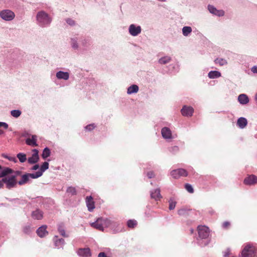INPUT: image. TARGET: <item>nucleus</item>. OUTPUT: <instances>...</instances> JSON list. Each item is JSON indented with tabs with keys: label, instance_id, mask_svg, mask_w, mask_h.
I'll use <instances>...</instances> for the list:
<instances>
[{
	"label": "nucleus",
	"instance_id": "obj_55",
	"mask_svg": "<svg viewBox=\"0 0 257 257\" xmlns=\"http://www.w3.org/2000/svg\"><path fill=\"white\" fill-rule=\"evenodd\" d=\"M255 101L256 102V103H257V93L255 95Z\"/></svg>",
	"mask_w": 257,
	"mask_h": 257
},
{
	"label": "nucleus",
	"instance_id": "obj_58",
	"mask_svg": "<svg viewBox=\"0 0 257 257\" xmlns=\"http://www.w3.org/2000/svg\"><path fill=\"white\" fill-rule=\"evenodd\" d=\"M2 169V167L0 165V170Z\"/></svg>",
	"mask_w": 257,
	"mask_h": 257
},
{
	"label": "nucleus",
	"instance_id": "obj_52",
	"mask_svg": "<svg viewBox=\"0 0 257 257\" xmlns=\"http://www.w3.org/2000/svg\"><path fill=\"white\" fill-rule=\"evenodd\" d=\"M39 168V165H38V164H36V165H34V166L32 167V169L33 170H36L38 169Z\"/></svg>",
	"mask_w": 257,
	"mask_h": 257
},
{
	"label": "nucleus",
	"instance_id": "obj_5",
	"mask_svg": "<svg viewBox=\"0 0 257 257\" xmlns=\"http://www.w3.org/2000/svg\"><path fill=\"white\" fill-rule=\"evenodd\" d=\"M0 16L3 20L9 21L14 19L15 15L12 11L5 10L1 12Z\"/></svg>",
	"mask_w": 257,
	"mask_h": 257
},
{
	"label": "nucleus",
	"instance_id": "obj_48",
	"mask_svg": "<svg viewBox=\"0 0 257 257\" xmlns=\"http://www.w3.org/2000/svg\"><path fill=\"white\" fill-rule=\"evenodd\" d=\"M8 124L6 122H0V127H4L5 129L8 128Z\"/></svg>",
	"mask_w": 257,
	"mask_h": 257
},
{
	"label": "nucleus",
	"instance_id": "obj_3",
	"mask_svg": "<svg viewBox=\"0 0 257 257\" xmlns=\"http://www.w3.org/2000/svg\"><path fill=\"white\" fill-rule=\"evenodd\" d=\"M2 181L6 184L7 188L9 189L16 187L17 184L15 176L3 178Z\"/></svg>",
	"mask_w": 257,
	"mask_h": 257
},
{
	"label": "nucleus",
	"instance_id": "obj_34",
	"mask_svg": "<svg viewBox=\"0 0 257 257\" xmlns=\"http://www.w3.org/2000/svg\"><path fill=\"white\" fill-rule=\"evenodd\" d=\"M49 168V163L47 162H45L43 163V164L41 165L40 168V170L38 171V172H42V175L43 174V173L48 169Z\"/></svg>",
	"mask_w": 257,
	"mask_h": 257
},
{
	"label": "nucleus",
	"instance_id": "obj_45",
	"mask_svg": "<svg viewBox=\"0 0 257 257\" xmlns=\"http://www.w3.org/2000/svg\"><path fill=\"white\" fill-rule=\"evenodd\" d=\"M222 227L225 229H228L230 226V223L228 221H225L222 223Z\"/></svg>",
	"mask_w": 257,
	"mask_h": 257
},
{
	"label": "nucleus",
	"instance_id": "obj_47",
	"mask_svg": "<svg viewBox=\"0 0 257 257\" xmlns=\"http://www.w3.org/2000/svg\"><path fill=\"white\" fill-rule=\"evenodd\" d=\"M187 212V210L185 209H180L178 210V213L180 215H183Z\"/></svg>",
	"mask_w": 257,
	"mask_h": 257
},
{
	"label": "nucleus",
	"instance_id": "obj_25",
	"mask_svg": "<svg viewBox=\"0 0 257 257\" xmlns=\"http://www.w3.org/2000/svg\"><path fill=\"white\" fill-rule=\"evenodd\" d=\"M14 172L12 169L6 168L4 169L0 173V178H5L8 174H12Z\"/></svg>",
	"mask_w": 257,
	"mask_h": 257
},
{
	"label": "nucleus",
	"instance_id": "obj_49",
	"mask_svg": "<svg viewBox=\"0 0 257 257\" xmlns=\"http://www.w3.org/2000/svg\"><path fill=\"white\" fill-rule=\"evenodd\" d=\"M147 176L149 178H152L154 177V174L153 172H149L147 173Z\"/></svg>",
	"mask_w": 257,
	"mask_h": 257
},
{
	"label": "nucleus",
	"instance_id": "obj_12",
	"mask_svg": "<svg viewBox=\"0 0 257 257\" xmlns=\"http://www.w3.org/2000/svg\"><path fill=\"white\" fill-rule=\"evenodd\" d=\"M91 226L100 231L103 230V223L102 221V218H98L95 222L91 223Z\"/></svg>",
	"mask_w": 257,
	"mask_h": 257
},
{
	"label": "nucleus",
	"instance_id": "obj_24",
	"mask_svg": "<svg viewBox=\"0 0 257 257\" xmlns=\"http://www.w3.org/2000/svg\"><path fill=\"white\" fill-rule=\"evenodd\" d=\"M139 91V87L138 85L133 84L127 88V93L128 94H132L137 93Z\"/></svg>",
	"mask_w": 257,
	"mask_h": 257
},
{
	"label": "nucleus",
	"instance_id": "obj_7",
	"mask_svg": "<svg viewBox=\"0 0 257 257\" xmlns=\"http://www.w3.org/2000/svg\"><path fill=\"white\" fill-rule=\"evenodd\" d=\"M129 33L133 36H136L141 33L142 29L139 26H136L134 24H131L129 27Z\"/></svg>",
	"mask_w": 257,
	"mask_h": 257
},
{
	"label": "nucleus",
	"instance_id": "obj_31",
	"mask_svg": "<svg viewBox=\"0 0 257 257\" xmlns=\"http://www.w3.org/2000/svg\"><path fill=\"white\" fill-rule=\"evenodd\" d=\"M29 178L37 179L42 176V172L37 171L35 173H27Z\"/></svg>",
	"mask_w": 257,
	"mask_h": 257
},
{
	"label": "nucleus",
	"instance_id": "obj_30",
	"mask_svg": "<svg viewBox=\"0 0 257 257\" xmlns=\"http://www.w3.org/2000/svg\"><path fill=\"white\" fill-rule=\"evenodd\" d=\"M192 32V28L190 27L185 26L182 29L183 34L185 36H187Z\"/></svg>",
	"mask_w": 257,
	"mask_h": 257
},
{
	"label": "nucleus",
	"instance_id": "obj_2",
	"mask_svg": "<svg viewBox=\"0 0 257 257\" xmlns=\"http://www.w3.org/2000/svg\"><path fill=\"white\" fill-rule=\"evenodd\" d=\"M37 20L42 25H48L51 22V18L44 11H41L38 13L37 15Z\"/></svg>",
	"mask_w": 257,
	"mask_h": 257
},
{
	"label": "nucleus",
	"instance_id": "obj_21",
	"mask_svg": "<svg viewBox=\"0 0 257 257\" xmlns=\"http://www.w3.org/2000/svg\"><path fill=\"white\" fill-rule=\"evenodd\" d=\"M56 77L59 79L68 80L69 77V74L68 72L59 71L56 73Z\"/></svg>",
	"mask_w": 257,
	"mask_h": 257
},
{
	"label": "nucleus",
	"instance_id": "obj_32",
	"mask_svg": "<svg viewBox=\"0 0 257 257\" xmlns=\"http://www.w3.org/2000/svg\"><path fill=\"white\" fill-rule=\"evenodd\" d=\"M17 157L21 163H24L27 160L26 155L24 153H20L17 154Z\"/></svg>",
	"mask_w": 257,
	"mask_h": 257
},
{
	"label": "nucleus",
	"instance_id": "obj_8",
	"mask_svg": "<svg viewBox=\"0 0 257 257\" xmlns=\"http://www.w3.org/2000/svg\"><path fill=\"white\" fill-rule=\"evenodd\" d=\"M181 113L185 116H191L194 112V109L190 106L184 105L181 110Z\"/></svg>",
	"mask_w": 257,
	"mask_h": 257
},
{
	"label": "nucleus",
	"instance_id": "obj_56",
	"mask_svg": "<svg viewBox=\"0 0 257 257\" xmlns=\"http://www.w3.org/2000/svg\"><path fill=\"white\" fill-rule=\"evenodd\" d=\"M4 131H2V130H0V135H2V134H4Z\"/></svg>",
	"mask_w": 257,
	"mask_h": 257
},
{
	"label": "nucleus",
	"instance_id": "obj_23",
	"mask_svg": "<svg viewBox=\"0 0 257 257\" xmlns=\"http://www.w3.org/2000/svg\"><path fill=\"white\" fill-rule=\"evenodd\" d=\"M29 177L27 173L24 174L21 177V179L18 182L20 185H23L27 183L29 181Z\"/></svg>",
	"mask_w": 257,
	"mask_h": 257
},
{
	"label": "nucleus",
	"instance_id": "obj_17",
	"mask_svg": "<svg viewBox=\"0 0 257 257\" xmlns=\"http://www.w3.org/2000/svg\"><path fill=\"white\" fill-rule=\"evenodd\" d=\"M79 255L88 257L91 255L90 250L89 248H79L77 251Z\"/></svg>",
	"mask_w": 257,
	"mask_h": 257
},
{
	"label": "nucleus",
	"instance_id": "obj_14",
	"mask_svg": "<svg viewBox=\"0 0 257 257\" xmlns=\"http://www.w3.org/2000/svg\"><path fill=\"white\" fill-rule=\"evenodd\" d=\"M208 10L209 12L218 16H222L224 14V12L222 10H218L215 8H214L213 6L209 5L208 7Z\"/></svg>",
	"mask_w": 257,
	"mask_h": 257
},
{
	"label": "nucleus",
	"instance_id": "obj_26",
	"mask_svg": "<svg viewBox=\"0 0 257 257\" xmlns=\"http://www.w3.org/2000/svg\"><path fill=\"white\" fill-rule=\"evenodd\" d=\"M208 76L211 79L216 78L221 76V73L217 71H211L209 72Z\"/></svg>",
	"mask_w": 257,
	"mask_h": 257
},
{
	"label": "nucleus",
	"instance_id": "obj_11",
	"mask_svg": "<svg viewBox=\"0 0 257 257\" xmlns=\"http://www.w3.org/2000/svg\"><path fill=\"white\" fill-rule=\"evenodd\" d=\"M86 203L89 211H92L95 208V204L92 197L91 196L86 197Z\"/></svg>",
	"mask_w": 257,
	"mask_h": 257
},
{
	"label": "nucleus",
	"instance_id": "obj_20",
	"mask_svg": "<svg viewBox=\"0 0 257 257\" xmlns=\"http://www.w3.org/2000/svg\"><path fill=\"white\" fill-rule=\"evenodd\" d=\"M151 197L155 200H160L162 198L160 189H156L154 191L151 192Z\"/></svg>",
	"mask_w": 257,
	"mask_h": 257
},
{
	"label": "nucleus",
	"instance_id": "obj_16",
	"mask_svg": "<svg viewBox=\"0 0 257 257\" xmlns=\"http://www.w3.org/2000/svg\"><path fill=\"white\" fill-rule=\"evenodd\" d=\"M37 140V137L36 135H33L31 138H27L26 140V143L27 145L32 147H37L38 144L36 142Z\"/></svg>",
	"mask_w": 257,
	"mask_h": 257
},
{
	"label": "nucleus",
	"instance_id": "obj_28",
	"mask_svg": "<svg viewBox=\"0 0 257 257\" xmlns=\"http://www.w3.org/2000/svg\"><path fill=\"white\" fill-rule=\"evenodd\" d=\"M171 60V58L169 56H165L160 58L159 62L161 64H165L170 62Z\"/></svg>",
	"mask_w": 257,
	"mask_h": 257
},
{
	"label": "nucleus",
	"instance_id": "obj_18",
	"mask_svg": "<svg viewBox=\"0 0 257 257\" xmlns=\"http://www.w3.org/2000/svg\"><path fill=\"white\" fill-rule=\"evenodd\" d=\"M43 213L42 211L39 209H37L35 211H33L32 213V217L35 219H41L43 218Z\"/></svg>",
	"mask_w": 257,
	"mask_h": 257
},
{
	"label": "nucleus",
	"instance_id": "obj_44",
	"mask_svg": "<svg viewBox=\"0 0 257 257\" xmlns=\"http://www.w3.org/2000/svg\"><path fill=\"white\" fill-rule=\"evenodd\" d=\"M66 21L68 25H69L70 26H74L75 25V21L70 18L67 19Z\"/></svg>",
	"mask_w": 257,
	"mask_h": 257
},
{
	"label": "nucleus",
	"instance_id": "obj_53",
	"mask_svg": "<svg viewBox=\"0 0 257 257\" xmlns=\"http://www.w3.org/2000/svg\"><path fill=\"white\" fill-rule=\"evenodd\" d=\"M4 182L2 181H0V188H2L4 186Z\"/></svg>",
	"mask_w": 257,
	"mask_h": 257
},
{
	"label": "nucleus",
	"instance_id": "obj_9",
	"mask_svg": "<svg viewBox=\"0 0 257 257\" xmlns=\"http://www.w3.org/2000/svg\"><path fill=\"white\" fill-rule=\"evenodd\" d=\"M32 152L33 153L32 156L28 159V163L31 164L36 163L39 159L38 150L33 149Z\"/></svg>",
	"mask_w": 257,
	"mask_h": 257
},
{
	"label": "nucleus",
	"instance_id": "obj_41",
	"mask_svg": "<svg viewBox=\"0 0 257 257\" xmlns=\"http://www.w3.org/2000/svg\"><path fill=\"white\" fill-rule=\"evenodd\" d=\"M58 230L61 235H62L63 237H67L68 236V235L65 233V230L62 226L59 227Z\"/></svg>",
	"mask_w": 257,
	"mask_h": 257
},
{
	"label": "nucleus",
	"instance_id": "obj_39",
	"mask_svg": "<svg viewBox=\"0 0 257 257\" xmlns=\"http://www.w3.org/2000/svg\"><path fill=\"white\" fill-rule=\"evenodd\" d=\"M185 188L188 192L190 193H193L194 192L193 188L190 184H186L185 185Z\"/></svg>",
	"mask_w": 257,
	"mask_h": 257
},
{
	"label": "nucleus",
	"instance_id": "obj_22",
	"mask_svg": "<svg viewBox=\"0 0 257 257\" xmlns=\"http://www.w3.org/2000/svg\"><path fill=\"white\" fill-rule=\"evenodd\" d=\"M247 123V119L244 117H240L237 121V125L241 128L245 127Z\"/></svg>",
	"mask_w": 257,
	"mask_h": 257
},
{
	"label": "nucleus",
	"instance_id": "obj_51",
	"mask_svg": "<svg viewBox=\"0 0 257 257\" xmlns=\"http://www.w3.org/2000/svg\"><path fill=\"white\" fill-rule=\"evenodd\" d=\"M251 71L253 73H257V66H253L251 68Z\"/></svg>",
	"mask_w": 257,
	"mask_h": 257
},
{
	"label": "nucleus",
	"instance_id": "obj_38",
	"mask_svg": "<svg viewBox=\"0 0 257 257\" xmlns=\"http://www.w3.org/2000/svg\"><path fill=\"white\" fill-rule=\"evenodd\" d=\"M169 209L173 210L175 208L176 204V202L173 199H170L169 201Z\"/></svg>",
	"mask_w": 257,
	"mask_h": 257
},
{
	"label": "nucleus",
	"instance_id": "obj_36",
	"mask_svg": "<svg viewBox=\"0 0 257 257\" xmlns=\"http://www.w3.org/2000/svg\"><path fill=\"white\" fill-rule=\"evenodd\" d=\"M11 114L13 117L17 118L21 114V111L19 110H13L11 111Z\"/></svg>",
	"mask_w": 257,
	"mask_h": 257
},
{
	"label": "nucleus",
	"instance_id": "obj_27",
	"mask_svg": "<svg viewBox=\"0 0 257 257\" xmlns=\"http://www.w3.org/2000/svg\"><path fill=\"white\" fill-rule=\"evenodd\" d=\"M215 64L219 65L220 66H222L227 64V61L223 58H216L214 60Z\"/></svg>",
	"mask_w": 257,
	"mask_h": 257
},
{
	"label": "nucleus",
	"instance_id": "obj_54",
	"mask_svg": "<svg viewBox=\"0 0 257 257\" xmlns=\"http://www.w3.org/2000/svg\"><path fill=\"white\" fill-rule=\"evenodd\" d=\"M21 171H17L16 172V174L17 175H21Z\"/></svg>",
	"mask_w": 257,
	"mask_h": 257
},
{
	"label": "nucleus",
	"instance_id": "obj_13",
	"mask_svg": "<svg viewBox=\"0 0 257 257\" xmlns=\"http://www.w3.org/2000/svg\"><path fill=\"white\" fill-rule=\"evenodd\" d=\"M47 225H44L40 227L37 230L38 235L40 237H44L48 234L47 231Z\"/></svg>",
	"mask_w": 257,
	"mask_h": 257
},
{
	"label": "nucleus",
	"instance_id": "obj_50",
	"mask_svg": "<svg viewBox=\"0 0 257 257\" xmlns=\"http://www.w3.org/2000/svg\"><path fill=\"white\" fill-rule=\"evenodd\" d=\"M98 257H108V256L106 255V254L104 252H101L98 254Z\"/></svg>",
	"mask_w": 257,
	"mask_h": 257
},
{
	"label": "nucleus",
	"instance_id": "obj_57",
	"mask_svg": "<svg viewBox=\"0 0 257 257\" xmlns=\"http://www.w3.org/2000/svg\"><path fill=\"white\" fill-rule=\"evenodd\" d=\"M190 232H191V234L193 233V229H190Z\"/></svg>",
	"mask_w": 257,
	"mask_h": 257
},
{
	"label": "nucleus",
	"instance_id": "obj_40",
	"mask_svg": "<svg viewBox=\"0 0 257 257\" xmlns=\"http://www.w3.org/2000/svg\"><path fill=\"white\" fill-rule=\"evenodd\" d=\"M102 221L103 223V226L108 227L110 224V221L107 219H103L102 218Z\"/></svg>",
	"mask_w": 257,
	"mask_h": 257
},
{
	"label": "nucleus",
	"instance_id": "obj_35",
	"mask_svg": "<svg viewBox=\"0 0 257 257\" xmlns=\"http://www.w3.org/2000/svg\"><path fill=\"white\" fill-rule=\"evenodd\" d=\"M32 228L30 225H26L23 228V231L26 234H29L32 231Z\"/></svg>",
	"mask_w": 257,
	"mask_h": 257
},
{
	"label": "nucleus",
	"instance_id": "obj_43",
	"mask_svg": "<svg viewBox=\"0 0 257 257\" xmlns=\"http://www.w3.org/2000/svg\"><path fill=\"white\" fill-rule=\"evenodd\" d=\"M95 127L94 124H90L86 125L85 127V130L88 131H91Z\"/></svg>",
	"mask_w": 257,
	"mask_h": 257
},
{
	"label": "nucleus",
	"instance_id": "obj_46",
	"mask_svg": "<svg viewBox=\"0 0 257 257\" xmlns=\"http://www.w3.org/2000/svg\"><path fill=\"white\" fill-rule=\"evenodd\" d=\"M71 42H71L72 47L74 49H77L78 46L76 41L74 39H72Z\"/></svg>",
	"mask_w": 257,
	"mask_h": 257
},
{
	"label": "nucleus",
	"instance_id": "obj_10",
	"mask_svg": "<svg viewBox=\"0 0 257 257\" xmlns=\"http://www.w3.org/2000/svg\"><path fill=\"white\" fill-rule=\"evenodd\" d=\"M243 182L245 185H253L257 182V177L254 175H249L244 179Z\"/></svg>",
	"mask_w": 257,
	"mask_h": 257
},
{
	"label": "nucleus",
	"instance_id": "obj_15",
	"mask_svg": "<svg viewBox=\"0 0 257 257\" xmlns=\"http://www.w3.org/2000/svg\"><path fill=\"white\" fill-rule=\"evenodd\" d=\"M161 134L163 137L165 139L172 138V133L169 128L167 127H163L161 130Z\"/></svg>",
	"mask_w": 257,
	"mask_h": 257
},
{
	"label": "nucleus",
	"instance_id": "obj_6",
	"mask_svg": "<svg viewBox=\"0 0 257 257\" xmlns=\"http://www.w3.org/2000/svg\"><path fill=\"white\" fill-rule=\"evenodd\" d=\"M171 176L175 179H178L181 176L186 177L188 175L187 171L184 169L174 170L171 172Z\"/></svg>",
	"mask_w": 257,
	"mask_h": 257
},
{
	"label": "nucleus",
	"instance_id": "obj_19",
	"mask_svg": "<svg viewBox=\"0 0 257 257\" xmlns=\"http://www.w3.org/2000/svg\"><path fill=\"white\" fill-rule=\"evenodd\" d=\"M238 100L240 103L246 104L249 102V98L246 94H241L238 96Z\"/></svg>",
	"mask_w": 257,
	"mask_h": 257
},
{
	"label": "nucleus",
	"instance_id": "obj_1",
	"mask_svg": "<svg viewBox=\"0 0 257 257\" xmlns=\"http://www.w3.org/2000/svg\"><path fill=\"white\" fill-rule=\"evenodd\" d=\"M241 255L242 257H255L257 255V248L255 246L248 244L243 249Z\"/></svg>",
	"mask_w": 257,
	"mask_h": 257
},
{
	"label": "nucleus",
	"instance_id": "obj_37",
	"mask_svg": "<svg viewBox=\"0 0 257 257\" xmlns=\"http://www.w3.org/2000/svg\"><path fill=\"white\" fill-rule=\"evenodd\" d=\"M67 192L72 195L76 194V190L75 187H69L67 189Z\"/></svg>",
	"mask_w": 257,
	"mask_h": 257
},
{
	"label": "nucleus",
	"instance_id": "obj_29",
	"mask_svg": "<svg viewBox=\"0 0 257 257\" xmlns=\"http://www.w3.org/2000/svg\"><path fill=\"white\" fill-rule=\"evenodd\" d=\"M51 152L50 149L48 148H45L43 151L42 154V157L45 159L47 157H49L50 156Z\"/></svg>",
	"mask_w": 257,
	"mask_h": 257
},
{
	"label": "nucleus",
	"instance_id": "obj_4",
	"mask_svg": "<svg viewBox=\"0 0 257 257\" xmlns=\"http://www.w3.org/2000/svg\"><path fill=\"white\" fill-rule=\"evenodd\" d=\"M198 232L199 237L205 239L208 237L210 231L208 227L204 225H200L198 226Z\"/></svg>",
	"mask_w": 257,
	"mask_h": 257
},
{
	"label": "nucleus",
	"instance_id": "obj_42",
	"mask_svg": "<svg viewBox=\"0 0 257 257\" xmlns=\"http://www.w3.org/2000/svg\"><path fill=\"white\" fill-rule=\"evenodd\" d=\"M169 150L171 153L173 154H176L179 152V147L177 146H173L170 148Z\"/></svg>",
	"mask_w": 257,
	"mask_h": 257
},
{
	"label": "nucleus",
	"instance_id": "obj_33",
	"mask_svg": "<svg viewBox=\"0 0 257 257\" xmlns=\"http://www.w3.org/2000/svg\"><path fill=\"white\" fill-rule=\"evenodd\" d=\"M127 226L130 228H133L137 225V221L135 219H130L127 221Z\"/></svg>",
	"mask_w": 257,
	"mask_h": 257
}]
</instances>
